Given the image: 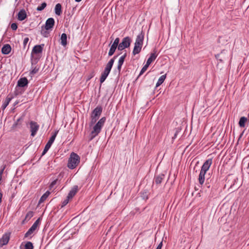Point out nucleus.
Here are the masks:
<instances>
[{"label":"nucleus","instance_id":"nucleus-1","mask_svg":"<svg viewBox=\"0 0 249 249\" xmlns=\"http://www.w3.org/2000/svg\"><path fill=\"white\" fill-rule=\"evenodd\" d=\"M44 46V44L35 45L32 51L31 54V61L32 65L36 64L42 56Z\"/></svg>","mask_w":249,"mask_h":249},{"label":"nucleus","instance_id":"nucleus-2","mask_svg":"<svg viewBox=\"0 0 249 249\" xmlns=\"http://www.w3.org/2000/svg\"><path fill=\"white\" fill-rule=\"evenodd\" d=\"M106 120V118L105 117H103L101 118L95 124L89 135L90 140H92L100 133Z\"/></svg>","mask_w":249,"mask_h":249},{"label":"nucleus","instance_id":"nucleus-3","mask_svg":"<svg viewBox=\"0 0 249 249\" xmlns=\"http://www.w3.org/2000/svg\"><path fill=\"white\" fill-rule=\"evenodd\" d=\"M80 160V157L77 154L72 152L68 160V167L71 169H73L79 163Z\"/></svg>","mask_w":249,"mask_h":249},{"label":"nucleus","instance_id":"nucleus-4","mask_svg":"<svg viewBox=\"0 0 249 249\" xmlns=\"http://www.w3.org/2000/svg\"><path fill=\"white\" fill-rule=\"evenodd\" d=\"M58 132V130L55 131L53 133V134L52 135V136L50 137L48 142L45 145V148L42 153V155H41L42 156L44 155L47 153V152L49 150V149L51 147V145H52L53 143L54 142Z\"/></svg>","mask_w":249,"mask_h":249},{"label":"nucleus","instance_id":"nucleus-5","mask_svg":"<svg viewBox=\"0 0 249 249\" xmlns=\"http://www.w3.org/2000/svg\"><path fill=\"white\" fill-rule=\"evenodd\" d=\"M131 41L132 40L130 37L126 36L124 37L122 42L119 44L118 50L119 51H122L125 48H128L130 46Z\"/></svg>","mask_w":249,"mask_h":249},{"label":"nucleus","instance_id":"nucleus-6","mask_svg":"<svg viewBox=\"0 0 249 249\" xmlns=\"http://www.w3.org/2000/svg\"><path fill=\"white\" fill-rule=\"evenodd\" d=\"M41 218L39 217L33 224L31 227L28 230L24 235V237L26 238L31 235L37 229L40 222Z\"/></svg>","mask_w":249,"mask_h":249},{"label":"nucleus","instance_id":"nucleus-7","mask_svg":"<svg viewBox=\"0 0 249 249\" xmlns=\"http://www.w3.org/2000/svg\"><path fill=\"white\" fill-rule=\"evenodd\" d=\"M102 107L101 106H98L92 110L90 117L98 119L102 114Z\"/></svg>","mask_w":249,"mask_h":249},{"label":"nucleus","instance_id":"nucleus-8","mask_svg":"<svg viewBox=\"0 0 249 249\" xmlns=\"http://www.w3.org/2000/svg\"><path fill=\"white\" fill-rule=\"evenodd\" d=\"M29 124L30 131L31 132V136L34 137L39 129V125L36 122L33 121H31L29 123Z\"/></svg>","mask_w":249,"mask_h":249},{"label":"nucleus","instance_id":"nucleus-9","mask_svg":"<svg viewBox=\"0 0 249 249\" xmlns=\"http://www.w3.org/2000/svg\"><path fill=\"white\" fill-rule=\"evenodd\" d=\"M29 81L26 77H22L18 81L17 87L24 88L27 87Z\"/></svg>","mask_w":249,"mask_h":249},{"label":"nucleus","instance_id":"nucleus-10","mask_svg":"<svg viewBox=\"0 0 249 249\" xmlns=\"http://www.w3.org/2000/svg\"><path fill=\"white\" fill-rule=\"evenodd\" d=\"M212 164V159H209L207 160H206L203 164L202 165L201 170L202 172H203L204 173H206L207 171L209 169L211 165Z\"/></svg>","mask_w":249,"mask_h":249},{"label":"nucleus","instance_id":"nucleus-11","mask_svg":"<svg viewBox=\"0 0 249 249\" xmlns=\"http://www.w3.org/2000/svg\"><path fill=\"white\" fill-rule=\"evenodd\" d=\"M10 233H4L0 239V246L1 247L6 245L10 239Z\"/></svg>","mask_w":249,"mask_h":249},{"label":"nucleus","instance_id":"nucleus-12","mask_svg":"<svg viewBox=\"0 0 249 249\" xmlns=\"http://www.w3.org/2000/svg\"><path fill=\"white\" fill-rule=\"evenodd\" d=\"M54 19L53 18H50L47 19L44 28L46 30L52 29L54 25Z\"/></svg>","mask_w":249,"mask_h":249},{"label":"nucleus","instance_id":"nucleus-13","mask_svg":"<svg viewBox=\"0 0 249 249\" xmlns=\"http://www.w3.org/2000/svg\"><path fill=\"white\" fill-rule=\"evenodd\" d=\"M227 51L225 50H222L221 53L219 54H217L215 55V58L220 62H223L224 61L227 59V57L225 55V53Z\"/></svg>","mask_w":249,"mask_h":249},{"label":"nucleus","instance_id":"nucleus-14","mask_svg":"<svg viewBox=\"0 0 249 249\" xmlns=\"http://www.w3.org/2000/svg\"><path fill=\"white\" fill-rule=\"evenodd\" d=\"M164 177L165 175L163 174H160L157 176H155L153 184L155 183L156 185L160 184L164 179Z\"/></svg>","mask_w":249,"mask_h":249},{"label":"nucleus","instance_id":"nucleus-15","mask_svg":"<svg viewBox=\"0 0 249 249\" xmlns=\"http://www.w3.org/2000/svg\"><path fill=\"white\" fill-rule=\"evenodd\" d=\"M120 54L117 55H115L113 56V57L112 58H111L109 61L107 63L106 67H105V70H107V71H109L110 72V71L111 70V68L113 66V65L114 64V61L116 59V58L119 56Z\"/></svg>","mask_w":249,"mask_h":249},{"label":"nucleus","instance_id":"nucleus-16","mask_svg":"<svg viewBox=\"0 0 249 249\" xmlns=\"http://www.w3.org/2000/svg\"><path fill=\"white\" fill-rule=\"evenodd\" d=\"M157 56V51L156 49H154L153 53H151L150 57L147 59L146 63L150 65V64L156 59Z\"/></svg>","mask_w":249,"mask_h":249},{"label":"nucleus","instance_id":"nucleus-17","mask_svg":"<svg viewBox=\"0 0 249 249\" xmlns=\"http://www.w3.org/2000/svg\"><path fill=\"white\" fill-rule=\"evenodd\" d=\"M78 190V186L74 185L69 192L67 197L68 198L71 199L76 194Z\"/></svg>","mask_w":249,"mask_h":249},{"label":"nucleus","instance_id":"nucleus-18","mask_svg":"<svg viewBox=\"0 0 249 249\" xmlns=\"http://www.w3.org/2000/svg\"><path fill=\"white\" fill-rule=\"evenodd\" d=\"M27 18L26 11L24 9H22L19 11L18 14V18L20 21L24 20Z\"/></svg>","mask_w":249,"mask_h":249},{"label":"nucleus","instance_id":"nucleus-19","mask_svg":"<svg viewBox=\"0 0 249 249\" xmlns=\"http://www.w3.org/2000/svg\"><path fill=\"white\" fill-rule=\"evenodd\" d=\"M11 51V46L6 44L3 45L1 49V53L4 54H8Z\"/></svg>","mask_w":249,"mask_h":249},{"label":"nucleus","instance_id":"nucleus-20","mask_svg":"<svg viewBox=\"0 0 249 249\" xmlns=\"http://www.w3.org/2000/svg\"><path fill=\"white\" fill-rule=\"evenodd\" d=\"M110 71H107V70H104V71L102 73L100 78V86H101L102 83L105 81Z\"/></svg>","mask_w":249,"mask_h":249},{"label":"nucleus","instance_id":"nucleus-21","mask_svg":"<svg viewBox=\"0 0 249 249\" xmlns=\"http://www.w3.org/2000/svg\"><path fill=\"white\" fill-rule=\"evenodd\" d=\"M144 37V33L142 31L140 33V34H139L137 36L135 41L143 44Z\"/></svg>","mask_w":249,"mask_h":249},{"label":"nucleus","instance_id":"nucleus-22","mask_svg":"<svg viewBox=\"0 0 249 249\" xmlns=\"http://www.w3.org/2000/svg\"><path fill=\"white\" fill-rule=\"evenodd\" d=\"M206 173L202 172L200 171L199 176H198V181L200 185H203L205 181V176Z\"/></svg>","mask_w":249,"mask_h":249},{"label":"nucleus","instance_id":"nucleus-23","mask_svg":"<svg viewBox=\"0 0 249 249\" xmlns=\"http://www.w3.org/2000/svg\"><path fill=\"white\" fill-rule=\"evenodd\" d=\"M61 40V44L65 46L67 44V35L65 33H63L60 37Z\"/></svg>","mask_w":249,"mask_h":249},{"label":"nucleus","instance_id":"nucleus-24","mask_svg":"<svg viewBox=\"0 0 249 249\" xmlns=\"http://www.w3.org/2000/svg\"><path fill=\"white\" fill-rule=\"evenodd\" d=\"M54 10L55 14L60 16L62 14V6L61 4H56L55 6Z\"/></svg>","mask_w":249,"mask_h":249},{"label":"nucleus","instance_id":"nucleus-25","mask_svg":"<svg viewBox=\"0 0 249 249\" xmlns=\"http://www.w3.org/2000/svg\"><path fill=\"white\" fill-rule=\"evenodd\" d=\"M248 119L246 117H241L239 120L238 124L240 127H244L245 124L247 122Z\"/></svg>","mask_w":249,"mask_h":249},{"label":"nucleus","instance_id":"nucleus-26","mask_svg":"<svg viewBox=\"0 0 249 249\" xmlns=\"http://www.w3.org/2000/svg\"><path fill=\"white\" fill-rule=\"evenodd\" d=\"M50 194V192L49 191L46 192L40 197L38 203L41 204L43 203L47 199Z\"/></svg>","mask_w":249,"mask_h":249},{"label":"nucleus","instance_id":"nucleus-27","mask_svg":"<svg viewBox=\"0 0 249 249\" xmlns=\"http://www.w3.org/2000/svg\"><path fill=\"white\" fill-rule=\"evenodd\" d=\"M166 75L165 74V75H161L158 79V81L156 84V87H159V86H160V85H161L163 82L164 81L165 78H166Z\"/></svg>","mask_w":249,"mask_h":249},{"label":"nucleus","instance_id":"nucleus-28","mask_svg":"<svg viewBox=\"0 0 249 249\" xmlns=\"http://www.w3.org/2000/svg\"><path fill=\"white\" fill-rule=\"evenodd\" d=\"M36 64L32 65L31 63V69L32 71L30 72L31 74H35L36 73L39 71V68L36 66Z\"/></svg>","mask_w":249,"mask_h":249},{"label":"nucleus","instance_id":"nucleus-29","mask_svg":"<svg viewBox=\"0 0 249 249\" xmlns=\"http://www.w3.org/2000/svg\"><path fill=\"white\" fill-rule=\"evenodd\" d=\"M24 91L25 89L24 88L17 87V86H16L15 94L16 95H21L24 92Z\"/></svg>","mask_w":249,"mask_h":249},{"label":"nucleus","instance_id":"nucleus-30","mask_svg":"<svg viewBox=\"0 0 249 249\" xmlns=\"http://www.w3.org/2000/svg\"><path fill=\"white\" fill-rule=\"evenodd\" d=\"M34 215V213L32 211H29L28 212L26 216H25V219L23 220V223L25 221H29Z\"/></svg>","mask_w":249,"mask_h":249},{"label":"nucleus","instance_id":"nucleus-31","mask_svg":"<svg viewBox=\"0 0 249 249\" xmlns=\"http://www.w3.org/2000/svg\"><path fill=\"white\" fill-rule=\"evenodd\" d=\"M124 60L120 58L118 62L117 70L120 73L121 71L122 66L124 62Z\"/></svg>","mask_w":249,"mask_h":249},{"label":"nucleus","instance_id":"nucleus-32","mask_svg":"<svg viewBox=\"0 0 249 249\" xmlns=\"http://www.w3.org/2000/svg\"><path fill=\"white\" fill-rule=\"evenodd\" d=\"M141 50L142 48L134 46L132 51L133 55H135L136 54L139 53L141 52Z\"/></svg>","mask_w":249,"mask_h":249},{"label":"nucleus","instance_id":"nucleus-33","mask_svg":"<svg viewBox=\"0 0 249 249\" xmlns=\"http://www.w3.org/2000/svg\"><path fill=\"white\" fill-rule=\"evenodd\" d=\"M11 100V98H10L7 97L6 98V100H5V101L4 102V103H3V104L1 106V108L3 110H4L7 107V106L8 105L9 102H10Z\"/></svg>","mask_w":249,"mask_h":249},{"label":"nucleus","instance_id":"nucleus-34","mask_svg":"<svg viewBox=\"0 0 249 249\" xmlns=\"http://www.w3.org/2000/svg\"><path fill=\"white\" fill-rule=\"evenodd\" d=\"M117 48H116V47L111 45V47L109 50V52H108V56H112L115 53Z\"/></svg>","mask_w":249,"mask_h":249},{"label":"nucleus","instance_id":"nucleus-35","mask_svg":"<svg viewBox=\"0 0 249 249\" xmlns=\"http://www.w3.org/2000/svg\"><path fill=\"white\" fill-rule=\"evenodd\" d=\"M46 6L47 3L45 2H44L42 3L40 5L37 7L36 10L38 11H41L44 10Z\"/></svg>","mask_w":249,"mask_h":249},{"label":"nucleus","instance_id":"nucleus-36","mask_svg":"<svg viewBox=\"0 0 249 249\" xmlns=\"http://www.w3.org/2000/svg\"><path fill=\"white\" fill-rule=\"evenodd\" d=\"M61 176V174L58 175V178L53 180L49 186V188L51 190L53 186L57 183L59 178Z\"/></svg>","mask_w":249,"mask_h":249},{"label":"nucleus","instance_id":"nucleus-37","mask_svg":"<svg viewBox=\"0 0 249 249\" xmlns=\"http://www.w3.org/2000/svg\"><path fill=\"white\" fill-rule=\"evenodd\" d=\"M149 65L148 64L146 63V64L142 69V70L140 71V73L139 74V76H141V75H142L146 71V70H147V69L149 67Z\"/></svg>","mask_w":249,"mask_h":249},{"label":"nucleus","instance_id":"nucleus-38","mask_svg":"<svg viewBox=\"0 0 249 249\" xmlns=\"http://www.w3.org/2000/svg\"><path fill=\"white\" fill-rule=\"evenodd\" d=\"M70 199V198H68V197L67 196L66 198L62 202L61 208L65 206L69 203Z\"/></svg>","mask_w":249,"mask_h":249},{"label":"nucleus","instance_id":"nucleus-39","mask_svg":"<svg viewBox=\"0 0 249 249\" xmlns=\"http://www.w3.org/2000/svg\"><path fill=\"white\" fill-rule=\"evenodd\" d=\"M142 194V197L144 199H147L148 198L147 193L146 191H143L141 193Z\"/></svg>","mask_w":249,"mask_h":249},{"label":"nucleus","instance_id":"nucleus-40","mask_svg":"<svg viewBox=\"0 0 249 249\" xmlns=\"http://www.w3.org/2000/svg\"><path fill=\"white\" fill-rule=\"evenodd\" d=\"M90 120H90V122L89 124V125L91 126L93 124H94L98 119H97L94 118H90Z\"/></svg>","mask_w":249,"mask_h":249},{"label":"nucleus","instance_id":"nucleus-41","mask_svg":"<svg viewBox=\"0 0 249 249\" xmlns=\"http://www.w3.org/2000/svg\"><path fill=\"white\" fill-rule=\"evenodd\" d=\"M11 28L13 30H16L18 28V25L16 23H13L11 25Z\"/></svg>","mask_w":249,"mask_h":249},{"label":"nucleus","instance_id":"nucleus-42","mask_svg":"<svg viewBox=\"0 0 249 249\" xmlns=\"http://www.w3.org/2000/svg\"><path fill=\"white\" fill-rule=\"evenodd\" d=\"M29 38L28 37H25L24 39V40H23V48L25 49V47H26V44H27L28 42L29 41Z\"/></svg>","mask_w":249,"mask_h":249},{"label":"nucleus","instance_id":"nucleus-43","mask_svg":"<svg viewBox=\"0 0 249 249\" xmlns=\"http://www.w3.org/2000/svg\"><path fill=\"white\" fill-rule=\"evenodd\" d=\"M41 33L44 37H47L49 34V33L46 31H41Z\"/></svg>","mask_w":249,"mask_h":249},{"label":"nucleus","instance_id":"nucleus-44","mask_svg":"<svg viewBox=\"0 0 249 249\" xmlns=\"http://www.w3.org/2000/svg\"><path fill=\"white\" fill-rule=\"evenodd\" d=\"M21 119V118L18 119L16 122L15 123V124H13V127H16L18 125V122L20 121V120Z\"/></svg>","mask_w":249,"mask_h":249},{"label":"nucleus","instance_id":"nucleus-45","mask_svg":"<svg viewBox=\"0 0 249 249\" xmlns=\"http://www.w3.org/2000/svg\"><path fill=\"white\" fill-rule=\"evenodd\" d=\"M142 45L143 44H142L140 43L137 42L136 41H135V42L134 43V46H136L137 47H141V48H142Z\"/></svg>","mask_w":249,"mask_h":249},{"label":"nucleus","instance_id":"nucleus-46","mask_svg":"<svg viewBox=\"0 0 249 249\" xmlns=\"http://www.w3.org/2000/svg\"><path fill=\"white\" fill-rule=\"evenodd\" d=\"M178 132H179V131H178V130H177H177H176L174 136L173 137V138H172V139H176V138H177V135H178Z\"/></svg>","mask_w":249,"mask_h":249},{"label":"nucleus","instance_id":"nucleus-47","mask_svg":"<svg viewBox=\"0 0 249 249\" xmlns=\"http://www.w3.org/2000/svg\"><path fill=\"white\" fill-rule=\"evenodd\" d=\"M5 168V165L3 166V167L0 170V175L2 176L3 171L4 170Z\"/></svg>","mask_w":249,"mask_h":249},{"label":"nucleus","instance_id":"nucleus-48","mask_svg":"<svg viewBox=\"0 0 249 249\" xmlns=\"http://www.w3.org/2000/svg\"><path fill=\"white\" fill-rule=\"evenodd\" d=\"M162 246V242L161 241L158 246L156 249H161Z\"/></svg>","mask_w":249,"mask_h":249},{"label":"nucleus","instance_id":"nucleus-49","mask_svg":"<svg viewBox=\"0 0 249 249\" xmlns=\"http://www.w3.org/2000/svg\"><path fill=\"white\" fill-rule=\"evenodd\" d=\"M126 56H127V53H125L122 56H121L120 58H122V59H124V60Z\"/></svg>","mask_w":249,"mask_h":249},{"label":"nucleus","instance_id":"nucleus-50","mask_svg":"<svg viewBox=\"0 0 249 249\" xmlns=\"http://www.w3.org/2000/svg\"><path fill=\"white\" fill-rule=\"evenodd\" d=\"M112 46H114L115 47H116V48H118L119 45V44H118V43H115L114 41L113 42V43H112Z\"/></svg>","mask_w":249,"mask_h":249},{"label":"nucleus","instance_id":"nucleus-51","mask_svg":"<svg viewBox=\"0 0 249 249\" xmlns=\"http://www.w3.org/2000/svg\"><path fill=\"white\" fill-rule=\"evenodd\" d=\"M115 43H118V44H120L119 43V42H120V38L119 37H117L116 38V39L114 40V41Z\"/></svg>","mask_w":249,"mask_h":249},{"label":"nucleus","instance_id":"nucleus-52","mask_svg":"<svg viewBox=\"0 0 249 249\" xmlns=\"http://www.w3.org/2000/svg\"><path fill=\"white\" fill-rule=\"evenodd\" d=\"M2 197V194L1 192H0V204L1 202Z\"/></svg>","mask_w":249,"mask_h":249},{"label":"nucleus","instance_id":"nucleus-53","mask_svg":"<svg viewBox=\"0 0 249 249\" xmlns=\"http://www.w3.org/2000/svg\"><path fill=\"white\" fill-rule=\"evenodd\" d=\"M81 0H75V1L76 2H80V1H81Z\"/></svg>","mask_w":249,"mask_h":249},{"label":"nucleus","instance_id":"nucleus-54","mask_svg":"<svg viewBox=\"0 0 249 249\" xmlns=\"http://www.w3.org/2000/svg\"><path fill=\"white\" fill-rule=\"evenodd\" d=\"M71 249V247H68V248H66V249Z\"/></svg>","mask_w":249,"mask_h":249},{"label":"nucleus","instance_id":"nucleus-55","mask_svg":"<svg viewBox=\"0 0 249 249\" xmlns=\"http://www.w3.org/2000/svg\"><path fill=\"white\" fill-rule=\"evenodd\" d=\"M90 78H91V77H89V79H90Z\"/></svg>","mask_w":249,"mask_h":249},{"label":"nucleus","instance_id":"nucleus-56","mask_svg":"<svg viewBox=\"0 0 249 249\" xmlns=\"http://www.w3.org/2000/svg\"><path fill=\"white\" fill-rule=\"evenodd\" d=\"M90 78H91V77H89V79H90Z\"/></svg>","mask_w":249,"mask_h":249},{"label":"nucleus","instance_id":"nucleus-57","mask_svg":"<svg viewBox=\"0 0 249 249\" xmlns=\"http://www.w3.org/2000/svg\"><path fill=\"white\" fill-rule=\"evenodd\" d=\"M16 1H17L18 0H15Z\"/></svg>","mask_w":249,"mask_h":249}]
</instances>
